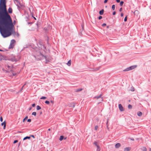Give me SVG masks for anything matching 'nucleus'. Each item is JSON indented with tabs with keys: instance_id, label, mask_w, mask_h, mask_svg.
<instances>
[{
	"instance_id": "nucleus-3",
	"label": "nucleus",
	"mask_w": 151,
	"mask_h": 151,
	"mask_svg": "<svg viewBox=\"0 0 151 151\" xmlns=\"http://www.w3.org/2000/svg\"><path fill=\"white\" fill-rule=\"evenodd\" d=\"M15 41L14 40H12L11 41L10 45H9V49L13 48L15 45Z\"/></svg>"
},
{
	"instance_id": "nucleus-9",
	"label": "nucleus",
	"mask_w": 151,
	"mask_h": 151,
	"mask_svg": "<svg viewBox=\"0 0 151 151\" xmlns=\"http://www.w3.org/2000/svg\"><path fill=\"white\" fill-rule=\"evenodd\" d=\"M121 146V144L119 143H117L115 145V147L116 148H119Z\"/></svg>"
},
{
	"instance_id": "nucleus-27",
	"label": "nucleus",
	"mask_w": 151,
	"mask_h": 151,
	"mask_svg": "<svg viewBox=\"0 0 151 151\" xmlns=\"http://www.w3.org/2000/svg\"><path fill=\"white\" fill-rule=\"evenodd\" d=\"M46 99V97L45 96H42L40 98L41 99Z\"/></svg>"
},
{
	"instance_id": "nucleus-7",
	"label": "nucleus",
	"mask_w": 151,
	"mask_h": 151,
	"mask_svg": "<svg viewBox=\"0 0 151 151\" xmlns=\"http://www.w3.org/2000/svg\"><path fill=\"white\" fill-rule=\"evenodd\" d=\"M97 98V99L99 101V102H101V101H103V99L101 97V95L97 97H96Z\"/></svg>"
},
{
	"instance_id": "nucleus-8",
	"label": "nucleus",
	"mask_w": 151,
	"mask_h": 151,
	"mask_svg": "<svg viewBox=\"0 0 151 151\" xmlns=\"http://www.w3.org/2000/svg\"><path fill=\"white\" fill-rule=\"evenodd\" d=\"M131 149V148L130 147H125L124 149V151H129Z\"/></svg>"
},
{
	"instance_id": "nucleus-18",
	"label": "nucleus",
	"mask_w": 151,
	"mask_h": 151,
	"mask_svg": "<svg viewBox=\"0 0 151 151\" xmlns=\"http://www.w3.org/2000/svg\"><path fill=\"white\" fill-rule=\"evenodd\" d=\"M130 91H134V87L133 86H132L131 87V89H130Z\"/></svg>"
},
{
	"instance_id": "nucleus-50",
	"label": "nucleus",
	"mask_w": 151,
	"mask_h": 151,
	"mask_svg": "<svg viewBox=\"0 0 151 151\" xmlns=\"http://www.w3.org/2000/svg\"><path fill=\"white\" fill-rule=\"evenodd\" d=\"M149 151H151V148L150 149Z\"/></svg>"
},
{
	"instance_id": "nucleus-48",
	"label": "nucleus",
	"mask_w": 151,
	"mask_h": 151,
	"mask_svg": "<svg viewBox=\"0 0 151 151\" xmlns=\"http://www.w3.org/2000/svg\"><path fill=\"white\" fill-rule=\"evenodd\" d=\"M48 130L49 131H50V129H48Z\"/></svg>"
},
{
	"instance_id": "nucleus-14",
	"label": "nucleus",
	"mask_w": 151,
	"mask_h": 151,
	"mask_svg": "<svg viewBox=\"0 0 151 151\" xmlns=\"http://www.w3.org/2000/svg\"><path fill=\"white\" fill-rule=\"evenodd\" d=\"M104 10L103 9H102V10H101L99 12L100 14L102 15L104 13Z\"/></svg>"
},
{
	"instance_id": "nucleus-26",
	"label": "nucleus",
	"mask_w": 151,
	"mask_h": 151,
	"mask_svg": "<svg viewBox=\"0 0 151 151\" xmlns=\"http://www.w3.org/2000/svg\"><path fill=\"white\" fill-rule=\"evenodd\" d=\"M32 115H34L35 116H36V113L35 112H33L32 113Z\"/></svg>"
},
{
	"instance_id": "nucleus-47",
	"label": "nucleus",
	"mask_w": 151,
	"mask_h": 151,
	"mask_svg": "<svg viewBox=\"0 0 151 151\" xmlns=\"http://www.w3.org/2000/svg\"><path fill=\"white\" fill-rule=\"evenodd\" d=\"M102 26H104V23L102 24Z\"/></svg>"
},
{
	"instance_id": "nucleus-17",
	"label": "nucleus",
	"mask_w": 151,
	"mask_h": 151,
	"mask_svg": "<svg viewBox=\"0 0 151 151\" xmlns=\"http://www.w3.org/2000/svg\"><path fill=\"white\" fill-rule=\"evenodd\" d=\"M63 138H64V136H61L60 137V139H59L60 140V141H62L63 139Z\"/></svg>"
},
{
	"instance_id": "nucleus-53",
	"label": "nucleus",
	"mask_w": 151,
	"mask_h": 151,
	"mask_svg": "<svg viewBox=\"0 0 151 151\" xmlns=\"http://www.w3.org/2000/svg\"><path fill=\"white\" fill-rule=\"evenodd\" d=\"M24 86H23V87H22V89H23V87H24Z\"/></svg>"
},
{
	"instance_id": "nucleus-54",
	"label": "nucleus",
	"mask_w": 151,
	"mask_h": 151,
	"mask_svg": "<svg viewBox=\"0 0 151 151\" xmlns=\"http://www.w3.org/2000/svg\"><path fill=\"white\" fill-rule=\"evenodd\" d=\"M19 132V133H21V132Z\"/></svg>"
},
{
	"instance_id": "nucleus-21",
	"label": "nucleus",
	"mask_w": 151,
	"mask_h": 151,
	"mask_svg": "<svg viewBox=\"0 0 151 151\" xmlns=\"http://www.w3.org/2000/svg\"><path fill=\"white\" fill-rule=\"evenodd\" d=\"M112 9L113 10H114L115 9V5L114 4L112 5Z\"/></svg>"
},
{
	"instance_id": "nucleus-15",
	"label": "nucleus",
	"mask_w": 151,
	"mask_h": 151,
	"mask_svg": "<svg viewBox=\"0 0 151 151\" xmlns=\"http://www.w3.org/2000/svg\"><path fill=\"white\" fill-rule=\"evenodd\" d=\"M30 139V137L27 136V137H24V138L23 140H25L27 139Z\"/></svg>"
},
{
	"instance_id": "nucleus-35",
	"label": "nucleus",
	"mask_w": 151,
	"mask_h": 151,
	"mask_svg": "<svg viewBox=\"0 0 151 151\" xmlns=\"http://www.w3.org/2000/svg\"><path fill=\"white\" fill-rule=\"evenodd\" d=\"M31 120L30 119H29L27 120V122H31Z\"/></svg>"
},
{
	"instance_id": "nucleus-19",
	"label": "nucleus",
	"mask_w": 151,
	"mask_h": 151,
	"mask_svg": "<svg viewBox=\"0 0 151 151\" xmlns=\"http://www.w3.org/2000/svg\"><path fill=\"white\" fill-rule=\"evenodd\" d=\"M82 90V88H79V89H76V92H78L79 91H81Z\"/></svg>"
},
{
	"instance_id": "nucleus-42",
	"label": "nucleus",
	"mask_w": 151,
	"mask_h": 151,
	"mask_svg": "<svg viewBox=\"0 0 151 151\" xmlns=\"http://www.w3.org/2000/svg\"><path fill=\"white\" fill-rule=\"evenodd\" d=\"M121 15L122 17H123V14L122 13L121 14Z\"/></svg>"
},
{
	"instance_id": "nucleus-40",
	"label": "nucleus",
	"mask_w": 151,
	"mask_h": 151,
	"mask_svg": "<svg viewBox=\"0 0 151 151\" xmlns=\"http://www.w3.org/2000/svg\"><path fill=\"white\" fill-rule=\"evenodd\" d=\"M116 0V2L117 3H119V2H120V0Z\"/></svg>"
},
{
	"instance_id": "nucleus-5",
	"label": "nucleus",
	"mask_w": 151,
	"mask_h": 151,
	"mask_svg": "<svg viewBox=\"0 0 151 151\" xmlns=\"http://www.w3.org/2000/svg\"><path fill=\"white\" fill-rule=\"evenodd\" d=\"M6 67L7 70L11 71L12 70V68L13 67V66L12 65H9L7 64V66H6Z\"/></svg>"
},
{
	"instance_id": "nucleus-32",
	"label": "nucleus",
	"mask_w": 151,
	"mask_h": 151,
	"mask_svg": "<svg viewBox=\"0 0 151 151\" xmlns=\"http://www.w3.org/2000/svg\"><path fill=\"white\" fill-rule=\"evenodd\" d=\"M18 142V140H14V142L13 143L14 144H15V143H16L17 142Z\"/></svg>"
},
{
	"instance_id": "nucleus-6",
	"label": "nucleus",
	"mask_w": 151,
	"mask_h": 151,
	"mask_svg": "<svg viewBox=\"0 0 151 151\" xmlns=\"http://www.w3.org/2000/svg\"><path fill=\"white\" fill-rule=\"evenodd\" d=\"M118 106L119 109L120 110V111H122L124 110V109L123 107L121 104H119Z\"/></svg>"
},
{
	"instance_id": "nucleus-23",
	"label": "nucleus",
	"mask_w": 151,
	"mask_h": 151,
	"mask_svg": "<svg viewBox=\"0 0 151 151\" xmlns=\"http://www.w3.org/2000/svg\"><path fill=\"white\" fill-rule=\"evenodd\" d=\"M132 106L130 104H129L128 106V108L129 109H131L132 108Z\"/></svg>"
},
{
	"instance_id": "nucleus-13",
	"label": "nucleus",
	"mask_w": 151,
	"mask_h": 151,
	"mask_svg": "<svg viewBox=\"0 0 151 151\" xmlns=\"http://www.w3.org/2000/svg\"><path fill=\"white\" fill-rule=\"evenodd\" d=\"M67 65H68V66H70V65H71V60H69L68 63H67Z\"/></svg>"
},
{
	"instance_id": "nucleus-11",
	"label": "nucleus",
	"mask_w": 151,
	"mask_h": 151,
	"mask_svg": "<svg viewBox=\"0 0 151 151\" xmlns=\"http://www.w3.org/2000/svg\"><path fill=\"white\" fill-rule=\"evenodd\" d=\"M137 115L139 116H141L142 115V113L140 111H138L137 113Z\"/></svg>"
},
{
	"instance_id": "nucleus-34",
	"label": "nucleus",
	"mask_w": 151,
	"mask_h": 151,
	"mask_svg": "<svg viewBox=\"0 0 151 151\" xmlns=\"http://www.w3.org/2000/svg\"><path fill=\"white\" fill-rule=\"evenodd\" d=\"M99 68H96L95 69V71H97L98 70H99Z\"/></svg>"
},
{
	"instance_id": "nucleus-12",
	"label": "nucleus",
	"mask_w": 151,
	"mask_h": 151,
	"mask_svg": "<svg viewBox=\"0 0 151 151\" xmlns=\"http://www.w3.org/2000/svg\"><path fill=\"white\" fill-rule=\"evenodd\" d=\"M8 12L10 13H12V9L11 8H9L8 10Z\"/></svg>"
},
{
	"instance_id": "nucleus-16",
	"label": "nucleus",
	"mask_w": 151,
	"mask_h": 151,
	"mask_svg": "<svg viewBox=\"0 0 151 151\" xmlns=\"http://www.w3.org/2000/svg\"><path fill=\"white\" fill-rule=\"evenodd\" d=\"M11 60L13 62V61H16L17 60L15 58H12L11 59Z\"/></svg>"
},
{
	"instance_id": "nucleus-20",
	"label": "nucleus",
	"mask_w": 151,
	"mask_h": 151,
	"mask_svg": "<svg viewBox=\"0 0 151 151\" xmlns=\"http://www.w3.org/2000/svg\"><path fill=\"white\" fill-rule=\"evenodd\" d=\"M36 109L37 110H39L41 109V108L40 106L38 105L37 106Z\"/></svg>"
},
{
	"instance_id": "nucleus-45",
	"label": "nucleus",
	"mask_w": 151,
	"mask_h": 151,
	"mask_svg": "<svg viewBox=\"0 0 151 151\" xmlns=\"http://www.w3.org/2000/svg\"><path fill=\"white\" fill-rule=\"evenodd\" d=\"M32 109V107H30V108H29V110H31V109Z\"/></svg>"
},
{
	"instance_id": "nucleus-52",
	"label": "nucleus",
	"mask_w": 151,
	"mask_h": 151,
	"mask_svg": "<svg viewBox=\"0 0 151 151\" xmlns=\"http://www.w3.org/2000/svg\"><path fill=\"white\" fill-rule=\"evenodd\" d=\"M40 114H42V112H41L40 113Z\"/></svg>"
},
{
	"instance_id": "nucleus-28",
	"label": "nucleus",
	"mask_w": 151,
	"mask_h": 151,
	"mask_svg": "<svg viewBox=\"0 0 151 151\" xmlns=\"http://www.w3.org/2000/svg\"><path fill=\"white\" fill-rule=\"evenodd\" d=\"M127 16H126L124 18V22H126L127 21Z\"/></svg>"
},
{
	"instance_id": "nucleus-2",
	"label": "nucleus",
	"mask_w": 151,
	"mask_h": 151,
	"mask_svg": "<svg viewBox=\"0 0 151 151\" xmlns=\"http://www.w3.org/2000/svg\"><path fill=\"white\" fill-rule=\"evenodd\" d=\"M137 66L136 65L131 66L125 69L124 70V71H127L132 70L136 68Z\"/></svg>"
},
{
	"instance_id": "nucleus-39",
	"label": "nucleus",
	"mask_w": 151,
	"mask_h": 151,
	"mask_svg": "<svg viewBox=\"0 0 151 151\" xmlns=\"http://www.w3.org/2000/svg\"><path fill=\"white\" fill-rule=\"evenodd\" d=\"M122 8H121L120 9L119 11L120 12H121V11H122Z\"/></svg>"
},
{
	"instance_id": "nucleus-46",
	"label": "nucleus",
	"mask_w": 151,
	"mask_h": 151,
	"mask_svg": "<svg viewBox=\"0 0 151 151\" xmlns=\"http://www.w3.org/2000/svg\"><path fill=\"white\" fill-rule=\"evenodd\" d=\"M0 51H3V50H1V49H0Z\"/></svg>"
},
{
	"instance_id": "nucleus-37",
	"label": "nucleus",
	"mask_w": 151,
	"mask_h": 151,
	"mask_svg": "<svg viewBox=\"0 0 151 151\" xmlns=\"http://www.w3.org/2000/svg\"><path fill=\"white\" fill-rule=\"evenodd\" d=\"M32 106L33 107H35V104H33Z\"/></svg>"
},
{
	"instance_id": "nucleus-38",
	"label": "nucleus",
	"mask_w": 151,
	"mask_h": 151,
	"mask_svg": "<svg viewBox=\"0 0 151 151\" xmlns=\"http://www.w3.org/2000/svg\"><path fill=\"white\" fill-rule=\"evenodd\" d=\"M30 137H32L34 138H35V136L33 135H30Z\"/></svg>"
},
{
	"instance_id": "nucleus-51",
	"label": "nucleus",
	"mask_w": 151,
	"mask_h": 151,
	"mask_svg": "<svg viewBox=\"0 0 151 151\" xmlns=\"http://www.w3.org/2000/svg\"><path fill=\"white\" fill-rule=\"evenodd\" d=\"M106 25V24L105 23H104V26Z\"/></svg>"
},
{
	"instance_id": "nucleus-4",
	"label": "nucleus",
	"mask_w": 151,
	"mask_h": 151,
	"mask_svg": "<svg viewBox=\"0 0 151 151\" xmlns=\"http://www.w3.org/2000/svg\"><path fill=\"white\" fill-rule=\"evenodd\" d=\"M94 144L97 147V151H100V150L101 148L98 143L97 142H94Z\"/></svg>"
},
{
	"instance_id": "nucleus-49",
	"label": "nucleus",
	"mask_w": 151,
	"mask_h": 151,
	"mask_svg": "<svg viewBox=\"0 0 151 151\" xmlns=\"http://www.w3.org/2000/svg\"><path fill=\"white\" fill-rule=\"evenodd\" d=\"M20 143L19 144V145H19H19H20Z\"/></svg>"
},
{
	"instance_id": "nucleus-22",
	"label": "nucleus",
	"mask_w": 151,
	"mask_h": 151,
	"mask_svg": "<svg viewBox=\"0 0 151 151\" xmlns=\"http://www.w3.org/2000/svg\"><path fill=\"white\" fill-rule=\"evenodd\" d=\"M28 118V116H27L25 117L23 119V122H24Z\"/></svg>"
},
{
	"instance_id": "nucleus-33",
	"label": "nucleus",
	"mask_w": 151,
	"mask_h": 151,
	"mask_svg": "<svg viewBox=\"0 0 151 151\" xmlns=\"http://www.w3.org/2000/svg\"><path fill=\"white\" fill-rule=\"evenodd\" d=\"M0 121L1 122H2L3 121V118H2V116H1L0 117Z\"/></svg>"
},
{
	"instance_id": "nucleus-36",
	"label": "nucleus",
	"mask_w": 151,
	"mask_h": 151,
	"mask_svg": "<svg viewBox=\"0 0 151 151\" xmlns=\"http://www.w3.org/2000/svg\"><path fill=\"white\" fill-rule=\"evenodd\" d=\"M116 12H114L113 13V15H115V14H116Z\"/></svg>"
},
{
	"instance_id": "nucleus-1",
	"label": "nucleus",
	"mask_w": 151,
	"mask_h": 151,
	"mask_svg": "<svg viewBox=\"0 0 151 151\" xmlns=\"http://www.w3.org/2000/svg\"><path fill=\"white\" fill-rule=\"evenodd\" d=\"M6 0H0V32L3 37L10 36L14 31V26L10 15L7 12Z\"/></svg>"
},
{
	"instance_id": "nucleus-43",
	"label": "nucleus",
	"mask_w": 151,
	"mask_h": 151,
	"mask_svg": "<svg viewBox=\"0 0 151 151\" xmlns=\"http://www.w3.org/2000/svg\"><path fill=\"white\" fill-rule=\"evenodd\" d=\"M130 139L131 140H133V141L134 140V139L133 138H130Z\"/></svg>"
},
{
	"instance_id": "nucleus-44",
	"label": "nucleus",
	"mask_w": 151,
	"mask_h": 151,
	"mask_svg": "<svg viewBox=\"0 0 151 151\" xmlns=\"http://www.w3.org/2000/svg\"><path fill=\"white\" fill-rule=\"evenodd\" d=\"M16 75V73H13V76H14V75Z\"/></svg>"
},
{
	"instance_id": "nucleus-41",
	"label": "nucleus",
	"mask_w": 151,
	"mask_h": 151,
	"mask_svg": "<svg viewBox=\"0 0 151 151\" xmlns=\"http://www.w3.org/2000/svg\"><path fill=\"white\" fill-rule=\"evenodd\" d=\"M108 0H104V3H106Z\"/></svg>"
},
{
	"instance_id": "nucleus-29",
	"label": "nucleus",
	"mask_w": 151,
	"mask_h": 151,
	"mask_svg": "<svg viewBox=\"0 0 151 151\" xmlns=\"http://www.w3.org/2000/svg\"><path fill=\"white\" fill-rule=\"evenodd\" d=\"M45 103L47 104H49L50 103V102L48 101H45Z\"/></svg>"
},
{
	"instance_id": "nucleus-24",
	"label": "nucleus",
	"mask_w": 151,
	"mask_h": 151,
	"mask_svg": "<svg viewBox=\"0 0 151 151\" xmlns=\"http://www.w3.org/2000/svg\"><path fill=\"white\" fill-rule=\"evenodd\" d=\"M143 151H147V149L145 147H143L142 150Z\"/></svg>"
},
{
	"instance_id": "nucleus-10",
	"label": "nucleus",
	"mask_w": 151,
	"mask_h": 151,
	"mask_svg": "<svg viewBox=\"0 0 151 151\" xmlns=\"http://www.w3.org/2000/svg\"><path fill=\"white\" fill-rule=\"evenodd\" d=\"M1 125L2 126L4 125V129H5L6 127V123L5 121H4L3 122L1 123Z\"/></svg>"
},
{
	"instance_id": "nucleus-31",
	"label": "nucleus",
	"mask_w": 151,
	"mask_h": 151,
	"mask_svg": "<svg viewBox=\"0 0 151 151\" xmlns=\"http://www.w3.org/2000/svg\"><path fill=\"white\" fill-rule=\"evenodd\" d=\"M99 19L100 20L101 19H102V17L101 16H100L99 17Z\"/></svg>"
},
{
	"instance_id": "nucleus-25",
	"label": "nucleus",
	"mask_w": 151,
	"mask_h": 151,
	"mask_svg": "<svg viewBox=\"0 0 151 151\" xmlns=\"http://www.w3.org/2000/svg\"><path fill=\"white\" fill-rule=\"evenodd\" d=\"M123 3H124V2L123 1H121L120 3V5L121 6H122Z\"/></svg>"
},
{
	"instance_id": "nucleus-55",
	"label": "nucleus",
	"mask_w": 151,
	"mask_h": 151,
	"mask_svg": "<svg viewBox=\"0 0 151 151\" xmlns=\"http://www.w3.org/2000/svg\"><path fill=\"white\" fill-rule=\"evenodd\" d=\"M107 128L108 129V126H107Z\"/></svg>"
},
{
	"instance_id": "nucleus-30",
	"label": "nucleus",
	"mask_w": 151,
	"mask_h": 151,
	"mask_svg": "<svg viewBox=\"0 0 151 151\" xmlns=\"http://www.w3.org/2000/svg\"><path fill=\"white\" fill-rule=\"evenodd\" d=\"M98 128V126H96L95 127V130H97Z\"/></svg>"
}]
</instances>
